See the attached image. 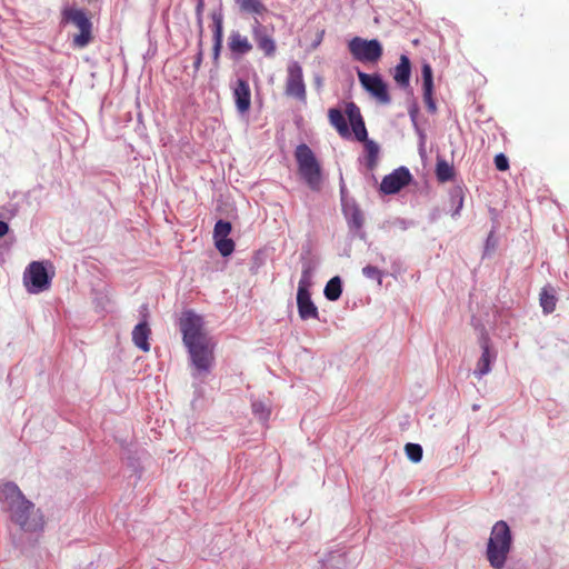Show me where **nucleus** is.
Wrapping results in <instances>:
<instances>
[{
	"instance_id": "nucleus-1",
	"label": "nucleus",
	"mask_w": 569,
	"mask_h": 569,
	"mask_svg": "<svg viewBox=\"0 0 569 569\" xmlns=\"http://www.w3.org/2000/svg\"><path fill=\"white\" fill-rule=\"evenodd\" d=\"M179 327L192 365L199 372H208L214 360V343L204 330L202 317L190 310L184 311L180 318Z\"/></svg>"
},
{
	"instance_id": "nucleus-2",
	"label": "nucleus",
	"mask_w": 569,
	"mask_h": 569,
	"mask_svg": "<svg viewBox=\"0 0 569 569\" xmlns=\"http://www.w3.org/2000/svg\"><path fill=\"white\" fill-rule=\"evenodd\" d=\"M0 502L9 512L10 520L26 532H39L44 529L42 511L28 500L14 482L0 486Z\"/></svg>"
},
{
	"instance_id": "nucleus-3",
	"label": "nucleus",
	"mask_w": 569,
	"mask_h": 569,
	"mask_svg": "<svg viewBox=\"0 0 569 569\" xmlns=\"http://www.w3.org/2000/svg\"><path fill=\"white\" fill-rule=\"evenodd\" d=\"M512 547V536L508 523L497 521L490 532L486 557L493 569H503Z\"/></svg>"
},
{
	"instance_id": "nucleus-4",
	"label": "nucleus",
	"mask_w": 569,
	"mask_h": 569,
	"mask_svg": "<svg viewBox=\"0 0 569 569\" xmlns=\"http://www.w3.org/2000/svg\"><path fill=\"white\" fill-rule=\"evenodd\" d=\"M295 159L301 179L311 190L319 191L322 183V169L311 148L306 143L298 144L295 150Z\"/></svg>"
},
{
	"instance_id": "nucleus-5",
	"label": "nucleus",
	"mask_w": 569,
	"mask_h": 569,
	"mask_svg": "<svg viewBox=\"0 0 569 569\" xmlns=\"http://www.w3.org/2000/svg\"><path fill=\"white\" fill-rule=\"evenodd\" d=\"M62 18L64 21L73 23L79 29V33L74 34L72 39V43L76 48H84L92 41V22L83 10L66 8L62 11Z\"/></svg>"
},
{
	"instance_id": "nucleus-6",
	"label": "nucleus",
	"mask_w": 569,
	"mask_h": 569,
	"mask_svg": "<svg viewBox=\"0 0 569 569\" xmlns=\"http://www.w3.org/2000/svg\"><path fill=\"white\" fill-rule=\"evenodd\" d=\"M284 94L303 104L307 103V86L303 79V70L297 61L290 62L287 67Z\"/></svg>"
},
{
	"instance_id": "nucleus-7",
	"label": "nucleus",
	"mask_w": 569,
	"mask_h": 569,
	"mask_svg": "<svg viewBox=\"0 0 569 569\" xmlns=\"http://www.w3.org/2000/svg\"><path fill=\"white\" fill-rule=\"evenodd\" d=\"M349 51L360 62H377L382 56V47L376 39L366 40L355 37L349 41Z\"/></svg>"
},
{
	"instance_id": "nucleus-8",
	"label": "nucleus",
	"mask_w": 569,
	"mask_h": 569,
	"mask_svg": "<svg viewBox=\"0 0 569 569\" xmlns=\"http://www.w3.org/2000/svg\"><path fill=\"white\" fill-rule=\"evenodd\" d=\"M357 76L362 88L368 91L379 103H390L391 97L388 92L387 83L382 80L380 74H369L358 70Z\"/></svg>"
},
{
	"instance_id": "nucleus-9",
	"label": "nucleus",
	"mask_w": 569,
	"mask_h": 569,
	"mask_svg": "<svg viewBox=\"0 0 569 569\" xmlns=\"http://www.w3.org/2000/svg\"><path fill=\"white\" fill-rule=\"evenodd\" d=\"M23 279L27 286L30 283L33 287L29 289L30 292L43 291L48 289L50 284L46 267L39 261H33L28 266Z\"/></svg>"
},
{
	"instance_id": "nucleus-10",
	"label": "nucleus",
	"mask_w": 569,
	"mask_h": 569,
	"mask_svg": "<svg viewBox=\"0 0 569 569\" xmlns=\"http://www.w3.org/2000/svg\"><path fill=\"white\" fill-rule=\"evenodd\" d=\"M412 180L410 171L406 167L393 170L390 174L383 177L380 190L385 194H393L408 186Z\"/></svg>"
},
{
	"instance_id": "nucleus-11",
	"label": "nucleus",
	"mask_w": 569,
	"mask_h": 569,
	"mask_svg": "<svg viewBox=\"0 0 569 569\" xmlns=\"http://www.w3.org/2000/svg\"><path fill=\"white\" fill-rule=\"evenodd\" d=\"M297 306L302 320L319 318L318 308L311 300L308 282L305 279H301L298 284Z\"/></svg>"
},
{
	"instance_id": "nucleus-12",
	"label": "nucleus",
	"mask_w": 569,
	"mask_h": 569,
	"mask_svg": "<svg viewBox=\"0 0 569 569\" xmlns=\"http://www.w3.org/2000/svg\"><path fill=\"white\" fill-rule=\"evenodd\" d=\"M231 223L229 221L219 220L214 224L213 239L214 244L221 256H230L234 250V242L229 238L231 232Z\"/></svg>"
},
{
	"instance_id": "nucleus-13",
	"label": "nucleus",
	"mask_w": 569,
	"mask_h": 569,
	"mask_svg": "<svg viewBox=\"0 0 569 569\" xmlns=\"http://www.w3.org/2000/svg\"><path fill=\"white\" fill-rule=\"evenodd\" d=\"M251 32L258 49L261 50L266 57H273L277 51L276 41L272 36L267 32L266 27L262 26L258 19H254V22L251 27Z\"/></svg>"
},
{
	"instance_id": "nucleus-14",
	"label": "nucleus",
	"mask_w": 569,
	"mask_h": 569,
	"mask_svg": "<svg viewBox=\"0 0 569 569\" xmlns=\"http://www.w3.org/2000/svg\"><path fill=\"white\" fill-rule=\"evenodd\" d=\"M345 113L348 117L355 138L360 142L368 140V132L359 107L355 102H347Z\"/></svg>"
},
{
	"instance_id": "nucleus-15",
	"label": "nucleus",
	"mask_w": 569,
	"mask_h": 569,
	"mask_svg": "<svg viewBox=\"0 0 569 569\" xmlns=\"http://www.w3.org/2000/svg\"><path fill=\"white\" fill-rule=\"evenodd\" d=\"M228 48L232 56L240 58L250 53L253 46L246 34L239 30H231L228 37Z\"/></svg>"
},
{
	"instance_id": "nucleus-16",
	"label": "nucleus",
	"mask_w": 569,
	"mask_h": 569,
	"mask_svg": "<svg viewBox=\"0 0 569 569\" xmlns=\"http://www.w3.org/2000/svg\"><path fill=\"white\" fill-rule=\"evenodd\" d=\"M422 74V89H423V101L430 112H436L437 107L433 100V76L432 69L429 63H423L421 69Z\"/></svg>"
},
{
	"instance_id": "nucleus-17",
	"label": "nucleus",
	"mask_w": 569,
	"mask_h": 569,
	"mask_svg": "<svg viewBox=\"0 0 569 569\" xmlns=\"http://www.w3.org/2000/svg\"><path fill=\"white\" fill-rule=\"evenodd\" d=\"M236 107L240 112H247L251 106V91L248 81L238 79L233 89Z\"/></svg>"
},
{
	"instance_id": "nucleus-18",
	"label": "nucleus",
	"mask_w": 569,
	"mask_h": 569,
	"mask_svg": "<svg viewBox=\"0 0 569 569\" xmlns=\"http://www.w3.org/2000/svg\"><path fill=\"white\" fill-rule=\"evenodd\" d=\"M482 353L477 362V367L473 371L477 378H482L485 375L489 373L491 370V362L495 359V355L491 353L489 347V340L487 337L482 338L481 341Z\"/></svg>"
},
{
	"instance_id": "nucleus-19",
	"label": "nucleus",
	"mask_w": 569,
	"mask_h": 569,
	"mask_svg": "<svg viewBox=\"0 0 569 569\" xmlns=\"http://www.w3.org/2000/svg\"><path fill=\"white\" fill-rule=\"evenodd\" d=\"M328 119L330 124L337 130L341 138H350L351 132L348 122L340 109L331 108L328 111Z\"/></svg>"
},
{
	"instance_id": "nucleus-20",
	"label": "nucleus",
	"mask_w": 569,
	"mask_h": 569,
	"mask_svg": "<svg viewBox=\"0 0 569 569\" xmlns=\"http://www.w3.org/2000/svg\"><path fill=\"white\" fill-rule=\"evenodd\" d=\"M150 327L148 326L147 321H142L133 328L132 341L139 349H141L144 352H148L150 350Z\"/></svg>"
},
{
	"instance_id": "nucleus-21",
	"label": "nucleus",
	"mask_w": 569,
	"mask_h": 569,
	"mask_svg": "<svg viewBox=\"0 0 569 569\" xmlns=\"http://www.w3.org/2000/svg\"><path fill=\"white\" fill-rule=\"evenodd\" d=\"M411 74V63L406 54L400 56V61L395 68L393 79L402 88L409 86Z\"/></svg>"
},
{
	"instance_id": "nucleus-22",
	"label": "nucleus",
	"mask_w": 569,
	"mask_h": 569,
	"mask_svg": "<svg viewBox=\"0 0 569 569\" xmlns=\"http://www.w3.org/2000/svg\"><path fill=\"white\" fill-rule=\"evenodd\" d=\"M236 3L242 13L263 16L267 12L261 0H236Z\"/></svg>"
},
{
	"instance_id": "nucleus-23",
	"label": "nucleus",
	"mask_w": 569,
	"mask_h": 569,
	"mask_svg": "<svg viewBox=\"0 0 569 569\" xmlns=\"http://www.w3.org/2000/svg\"><path fill=\"white\" fill-rule=\"evenodd\" d=\"M363 146H365V153H366L365 154L366 166L369 170H372L376 168V166L378 163L380 148L377 144V142H375L373 140H370V139L363 141Z\"/></svg>"
},
{
	"instance_id": "nucleus-24",
	"label": "nucleus",
	"mask_w": 569,
	"mask_h": 569,
	"mask_svg": "<svg viewBox=\"0 0 569 569\" xmlns=\"http://www.w3.org/2000/svg\"><path fill=\"white\" fill-rule=\"evenodd\" d=\"M436 177L440 182H448L455 178L453 166L445 159H437L436 163Z\"/></svg>"
},
{
	"instance_id": "nucleus-25",
	"label": "nucleus",
	"mask_w": 569,
	"mask_h": 569,
	"mask_svg": "<svg viewBox=\"0 0 569 569\" xmlns=\"http://www.w3.org/2000/svg\"><path fill=\"white\" fill-rule=\"evenodd\" d=\"M323 293H325V297L330 301L338 300L342 293L341 279L338 276L331 278L327 282Z\"/></svg>"
},
{
	"instance_id": "nucleus-26",
	"label": "nucleus",
	"mask_w": 569,
	"mask_h": 569,
	"mask_svg": "<svg viewBox=\"0 0 569 569\" xmlns=\"http://www.w3.org/2000/svg\"><path fill=\"white\" fill-rule=\"evenodd\" d=\"M212 20V41L222 42L223 39V14L221 11L210 13Z\"/></svg>"
},
{
	"instance_id": "nucleus-27",
	"label": "nucleus",
	"mask_w": 569,
	"mask_h": 569,
	"mask_svg": "<svg viewBox=\"0 0 569 569\" xmlns=\"http://www.w3.org/2000/svg\"><path fill=\"white\" fill-rule=\"evenodd\" d=\"M557 298L552 290L542 289L540 292V305L545 313H551L556 309Z\"/></svg>"
},
{
	"instance_id": "nucleus-28",
	"label": "nucleus",
	"mask_w": 569,
	"mask_h": 569,
	"mask_svg": "<svg viewBox=\"0 0 569 569\" xmlns=\"http://www.w3.org/2000/svg\"><path fill=\"white\" fill-rule=\"evenodd\" d=\"M405 451L412 462H419L422 459V447L418 443H407Z\"/></svg>"
},
{
	"instance_id": "nucleus-29",
	"label": "nucleus",
	"mask_w": 569,
	"mask_h": 569,
	"mask_svg": "<svg viewBox=\"0 0 569 569\" xmlns=\"http://www.w3.org/2000/svg\"><path fill=\"white\" fill-rule=\"evenodd\" d=\"M362 273L366 278L377 280L379 283H381V271L373 266H366L362 268Z\"/></svg>"
},
{
	"instance_id": "nucleus-30",
	"label": "nucleus",
	"mask_w": 569,
	"mask_h": 569,
	"mask_svg": "<svg viewBox=\"0 0 569 569\" xmlns=\"http://www.w3.org/2000/svg\"><path fill=\"white\" fill-rule=\"evenodd\" d=\"M252 411L258 415L260 419H267L270 413L267 407L259 401L252 403Z\"/></svg>"
},
{
	"instance_id": "nucleus-31",
	"label": "nucleus",
	"mask_w": 569,
	"mask_h": 569,
	"mask_svg": "<svg viewBox=\"0 0 569 569\" xmlns=\"http://www.w3.org/2000/svg\"><path fill=\"white\" fill-rule=\"evenodd\" d=\"M495 166L499 171H506L509 169L508 158L503 153H499L495 157Z\"/></svg>"
},
{
	"instance_id": "nucleus-32",
	"label": "nucleus",
	"mask_w": 569,
	"mask_h": 569,
	"mask_svg": "<svg viewBox=\"0 0 569 569\" xmlns=\"http://www.w3.org/2000/svg\"><path fill=\"white\" fill-rule=\"evenodd\" d=\"M202 40L200 39L199 42H198V52H197V56L194 58V61H193V68H194V73L199 71L201 64H202V61H203V48H202Z\"/></svg>"
},
{
	"instance_id": "nucleus-33",
	"label": "nucleus",
	"mask_w": 569,
	"mask_h": 569,
	"mask_svg": "<svg viewBox=\"0 0 569 569\" xmlns=\"http://www.w3.org/2000/svg\"><path fill=\"white\" fill-rule=\"evenodd\" d=\"M222 49V42H213L212 46V59L214 63L219 62L220 54Z\"/></svg>"
},
{
	"instance_id": "nucleus-34",
	"label": "nucleus",
	"mask_w": 569,
	"mask_h": 569,
	"mask_svg": "<svg viewBox=\"0 0 569 569\" xmlns=\"http://www.w3.org/2000/svg\"><path fill=\"white\" fill-rule=\"evenodd\" d=\"M9 231V226L7 222L0 220V238L6 236Z\"/></svg>"
},
{
	"instance_id": "nucleus-35",
	"label": "nucleus",
	"mask_w": 569,
	"mask_h": 569,
	"mask_svg": "<svg viewBox=\"0 0 569 569\" xmlns=\"http://www.w3.org/2000/svg\"><path fill=\"white\" fill-rule=\"evenodd\" d=\"M198 16H199V24H200V36L202 34V27H201V18H200V11H201V4L197 8Z\"/></svg>"
},
{
	"instance_id": "nucleus-36",
	"label": "nucleus",
	"mask_w": 569,
	"mask_h": 569,
	"mask_svg": "<svg viewBox=\"0 0 569 569\" xmlns=\"http://www.w3.org/2000/svg\"><path fill=\"white\" fill-rule=\"evenodd\" d=\"M355 222L357 223V226H358V227H360V226H361V223H362L361 219H358V218H356V217H355Z\"/></svg>"
}]
</instances>
